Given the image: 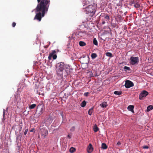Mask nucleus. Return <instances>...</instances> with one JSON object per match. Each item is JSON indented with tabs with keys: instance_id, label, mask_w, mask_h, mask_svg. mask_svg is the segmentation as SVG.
Instances as JSON below:
<instances>
[{
	"instance_id": "obj_1",
	"label": "nucleus",
	"mask_w": 153,
	"mask_h": 153,
	"mask_svg": "<svg viewBox=\"0 0 153 153\" xmlns=\"http://www.w3.org/2000/svg\"><path fill=\"white\" fill-rule=\"evenodd\" d=\"M38 4L34 10L36 15L34 18L40 21L42 17H43L46 13L48 10L50 4V0H37Z\"/></svg>"
},
{
	"instance_id": "obj_2",
	"label": "nucleus",
	"mask_w": 153,
	"mask_h": 153,
	"mask_svg": "<svg viewBox=\"0 0 153 153\" xmlns=\"http://www.w3.org/2000/svg\"><path fill=\"white\" fill-rule=\"evenodd\" d=\"M56 71L57 75L61 77H62L63 75L64 76H66L70 73L69 67L63 62L59 64L56 68Z\"/></svg>"
},
{
	"instance_id": "obj_3",
	"label": "nucleus",
	"mask_w": 153,
	"mask_h": 153,
	"mask_svg": "<svg viewBox=\"0 0 153 153\" xmlns=\"http://www.w3.org/2000/svg\"><path fill=\"white\" fill-rule=\"evenodd\" d=\"M97 9V5L96 4H93L88 6L85 8L84 12L88 14L89 16L92 17L95 14Z\"/></svg>"
},
{
	"instance_id": "obj_4",
	"label": "nucleus",
	"mask_w": 153,
	"mask_h": 153,
	"mask_svg": "<svg viewBox=\"0 0 153 153\" xmlns=\"http://www.w3.org/2000/svg\"><path fill=\"white\" fill-rule=\"evenodd\" d=\"M130 63L132 65L137 64L139 61L138 57L131 56L130 58Z\"/></svg>"
},
{
	"instance_id": "obj_5",
	"label": "nucleus",
	"mask_w": 153,
	"mask_h": 153,
	"mask_svg": "<svg viewBox=\"0 0 153 153\" xmlns=\"http://www.w3.org/2000/svg\"><path fill=\"white\" fill-rule=\"evenodd\" d=\"M39 133L41 136L45 137L48 134V130L45 128H40L39 129Z\"/></svg>"
},
{
	"instance_id": "obj_6",
	"label": "nucleus",
	"mask_w": 153,
	"mask_h": 153,
	"mask_svg": "<svg viewBox=\"0 0 153 153\" xmlns=\"http://www.w3.org/2000/svg\"><path fill=\"white\" fill-rule=\"evenodd\" d=\"M149 94L148 92L146 91H142L140 94L139 98L140 100H142L143 98L145 97Z\"/></svg>"
},
{
	"instance_id": "obj_7",
	"label": "nucleus",
	"mask_w": 153,
	"mask_h": 153,
	"mask_svg": "<svg viewBox=\"0 0 153 153\" xmlns=\"http://www.w3.org/2000/svg\"><path fill=\"white\" fill-rule=\"evenodd\" d=\"M134 84L131 81L129 80L126 81L125 85V86L126 88H129L134 86Z\"/></svg>"
},
{
	"instance_id": "obj_8",
	"label": "nucleus",
	"mask_w": 153,
	"mask_h": 153,
	"mask_svg": "<svg viewBox=\"0 0 153 153\" xmlns=\"http://www.w3.org/2000/svg\"><path fill=\"white\" fill-rule=\"evenodd\" d=\"M76 34L78 37H80L84 36L86 34V33L84 31H79Z\"/></svg>"
},
{
	"instance_id": "obj_9",
	"label": "nucleus",
	"mask_w": 153,
	"mask_h": 153,
	"mask_svg": "<svg viewBox=\"0 0 153 153\" xmlns=\"http://www.w3.org/2000/svg\"><path fill=\"white\" fill-rule=\"evenodd\" d=\"M43 109L42 108L37 107L36 111V114H38L39 115L42 114V113Z\"/></svg>"
},
{
	"instance_id": "obj_10",
	"label": "nucleus",
	"mask_w": 153,
	"mask_h": 153,
	"mask_svg": "<svg viewBox=\"0 0 153 153\" xmlns=\"http://www.w3.org/2000/svg\"><path fill=\"white\" fill-rule=\"evenodd\" d=\"M87 150L88 152L89 153H91L93 151V148L91 144H89L87 148Z\"/></svg>"
},
{
	"instance_id": "obj_11",
	"label": "nucleus",
	"mask_w": 153,
	"mask_h": 153,
	"mask_svg": "<svg viewBox=\"0 0 153 153\" xmlns=\"http://www.w3.org/2000/svg\"><path fill=\"white\" fill-rule=\"evenodd\" d=\"M56 51L55 50H53L51 53L48 56V58L49 60H51V58L54 55L56 54Z\"/></svg>"
},
{
	"instance_id": "obj_12",
	"label": "nucleus",
	"mask_w": 153,
	"mask_h": 153,
	"mask_svg": "<svg viewBox=\"0 0 153 153\" xmlns=\"http://www.w3.org/2000/svg\"><path fill=\"white\" fill-rule=\"evenodd\" d=\"M134 106L133 105H129L128 106L127 109L128 110L134 113Z\"/></svg>"
},
{
	"instance_id": "obj_13",
	"label": "nucleus",
	"mask_w": 153,
	"mask_h": 153,
	"mask_svg": "<svg viewBox=\"0 0 153 153\" xmlns=\"http://www.w3.org/2000/svg\"><path fill=\"white\" fill-rule=\"evenodd\" d=\"M100 106L104 108H106L108 106V105L106 102H104L100 105Z\"/></svg>"
},
{
	"instance_id": "obj_14",
	"label": "nucleus",
	"mask_w": 153,
	"mask_h": 153,
	"mask_svg": "<svg viewBox=\"0 0 153 153\" xmlns=\"http://www.w3.org/2000/svg\"><path fill=\"white\" fill-rule=\"evenodd\" d=\"M152 109H153V105H149L147 107L146 110L147 111H149Z\"/></svg>"
},
{
	"instance_id": "obj_15",
	"label": "nucleus",
	"mask_w": 153,
	"mask_h": 153,
	"mask_svg": "<svg viewBox=\"0 0 153 153\" xmlns=\"http://www.w3.org/2000/svg\"><path fill=\"white\" fill-rule=\"evenodd\" d=\"M93 129L94 132H96L98 131L99 128L97 125H95Z\"/></svg>"
},
{
	"instance_id": "obj_16",
	"label": "nucleus",
	"mask_w": 153,
	"mask_h": 153,
	"mask_svg": "<svg viewBox=\"0 0 153 153\" xmlns=\"http://www.w3.org/2000/svg\"><path fill=\"white\" fill-rule=\"evenodd\" d=\"M93 107H92L91 109H90L89 111H88V114L90 115H91L93 111Z\"/></svg>"
},
{
	"instance_id": "obj_17",
	"label": "nucleus",
	"mask_w": 153,
	"mask_h": 153,
	"mask_svg": "<svg viewBox=\"0 0 153 153\" xmlns=\"http://www.w3.org/2000/svg\"><path fill=\"white\" fill-rule=\"evenodd\" d=\"M79 44L81 46H84L86 45V43L83 41H80L79 42Z\"/></svg>"
},
{
	"instance_id": "obj_18",
	"label": "nucleus",
	"mask_w": 153,
	"mask_h": 153,
	"mask_svg": "<svg viewBox=\"0 0 153 153\" xmlns=\"http://www.w3.org/2000/svg\"><path fill=\"white\" fill-rule=\"evenodd\" d=\"M91 56L92 59H94L97 56V55L95 53H92L91 54Z\"/></svg>"
},
{
	"instance_id": "obj_19",
	"label": "nucleus",
	"mask_w": 153,
	"mask_h": 153,
	"mask_svg": "<svg viewBox=\"0 0 153 153\" xmlns=\"http://www.w3.org/2000/svg\"><path fill=\"white\" fill-rule=\"evenodd\" d=\"M108 147L106 144L103 143L102 144V148L103 149H107Z\"/></svg>"
},
{
	"instance_id": "obj_20",
	"label": "nucleus",
	"mask_w": 153,
	"mask_h": 153,
	"mask_svg": "<svg viewBox=\"0 0 153 153\" xmlns=\"http://www.w3.org/2000/svg\"><path fill=\"white\" fill-rule=\"evenodd\" d=\"M122 92L121 91H114V94L116 95H120L122 94Z\"/></svg>"
},
{
	"instance_id": "obj_21",
	"label": "nucleus",
	"mask_w": 153,
	"mask_h": 153,
	"mask_svg": "<svg viewBox=\"0 0 153 153\" xmlns=\"http://www.w3.org/2000/svg\"><path fill=\"white\" fill-rule=\"evenodd\" d=\"M86 103L85 101V100H83L81 103L80 105L82 107H84L86 105Z\"/></svg>"
},
{
	"instance_id": "obj_22",
	"label": "nucleus",
	"mask_w": 153,
	"mask_h": 153,
	"mask_svg": "<svg viewBox=\"0 0 153 153\" xmlns=\"http://www.w3.org/2000/svg\"><path fill=\"white\" fill-rule=\"evenodd\" d=\"M76 150V149L75 148L71 147L70 148V152L71 153H73Z\"/></svg>"
},
{
	"instance_id": "obj_23",
	"label": "nucleus",
	"mask_w": 153,
	"mask_h": 153,
	"mask_svg": "<svg viewBox=\"0 0 153 153\" xmlns=\"http://www.w3.org/2000/svg\"><path fill=\"white\" fill-rule=\"evenodd\" d=\"M36 105L34 104L30 105L29 108L30 109H32L34 108L36 106Z\"/></svg>"
},
{
	"instance_id": "obj_24",
	"label": "nucleus",
	"mask_w": 153,
	"mask_h": 153,
	"mask_svg": "<svg viewBox=\"0 0 153 153\" xmlns=\"http://www.w3.org/2000/svg\"><path fill=\"white\" fill-rule=\"evenodd\" d=\"M93 42V44L95 45H98L97 41L96 38H95L94 39Z\"/></svg>"
},
{
	"instance_id": "obj_25",
	"label": "nucleus",
	"mask_w": 153,
	"mask_h": 153,
	"mask_svg": "<svg viewBox=\"0 0 153 153\" xmlns=\"http://www.w3.org/2000/svg\"><path fill=\"white\" fill-rule=\"evenodd\" d=\"M105 54L107 56L110 57H112L113 56L112 54L110 52H107Z\"/></svg>"
},
{
	"instance_id": "obj_26",
	"label": "nucleus",
	"mask_w": 153,
	"mask_h": 153,
	"mask_svg": "<svg viewBox=\"0 0 153 153\" xmlns=\"http://www.w3.org/2000/svg\"><path fill=\"white\" fill-rule=\"evenodd\" d=\"M140 6V4L138 3L137 2L135 4H134V7H135L137 8H139Z\"/></svg>"
},
{
	"instance_id": "obj_27",
	"label": "nucleus",
	"mask_w": 153,
	"mask_h": 153,
	"mask_svg": "<svg viewBox=\"0 0 153 153\" xmlns=\"http://www.w3.org/2000/svg\"><path fill=\"white\" fill-rule=\"evenodd\" d=\"M124 69L125 70H130V68L129 67L125 66L124 67Z\"/></svg>"
},
{
	"instance_id": "obj_28",
	"label": "nucleus",
	"mask_w": 153,
	"mask_h": 153,
	"mask_svg": "<svg viewBox=\"0 0 153 153\" xmlns=\"http://www.w3.org/2000/svg\"><path fill=\"white\" fill-rule=\"evenodd\" d=\"M57 56L56 54L52 56V58L53 59H56Z\"/></svg>"
},
{
	"instance_id": "obj_29",
	"label": "nucleus",
	"mask_w": 153,
	"mask_h": 153,
	"mask_svg": "<svg viewBox=\"0 0 153 153\" xmlns=\"http://www.w3.org/2000/svg\"><path fill=\"white\" fill-rule=\"evenodd\" d=\"M104 18L105 19H106L108 20L109 19V17L108 15H106L105 16Z\"/></svg>"
},
{
	"instance_id": "obj_30",
	"label": "nucleus",
	"mask_w": 153,
	"mask_h": 153,
	"mask_svg": "<svg viewBox=\"0 0 153 153\" xmlns=\"http://www.w3.org/2000/svg\"><path fill=\"white\" fill-rule=\"evenodd\" d=\"M89 94L88 92H85L84 93V95L85 97H87Z\"/></svg>"
},
{
	"instance_id": "obj_31",
	"label": "nucleus",
	"mask_w": 153,
	"mask_h": 153,
	"mask_svg": "<svg viewBox=\"0 0 153 153\" xmlns=\"http://www.w3.org/2000/svg\"><path fill=\"white\" fill-rule=\"evenodd\" d=\"M75 127L74 126L72 127L70 129L71 131H74L75 129Z\"/></svg>"
},
{
	"instance_id": "obj_32",
	"label": "nucleus",
	"mask_w": 153,
	"mask_h": 153,
	"mask_svg": "<svg viewBox=\"0 0 153 153\" xmlns=\"http://www.w3.org/2000/svg\"><path fill=\"white\" fill-rule=\"evenodd\" d=\"M28 131V129L27 128L25 130V132H24V134L25 135L27 133Z\"/></svg>"
},
{
	"instance_id": "obj_33",
	"label": "nucleus",
	"mask_w": 153,
	"mask_h": 153,
	"mask_svg": "<svg viewBox=\"0 0 153 153\" xmlns=\"http://www.w3.org/2000/svg\"><path fill=\"white\" fill-rule=\"evenodd\" d=\"M16 25V23L15 22H13V23L12 24V26L13 27H14Z\"/></svg>"
},
{
	"instance_id": "obj_34",
	"label": "nucleus",
	"mask_w": 153,
	"mask_h": 153,
	"mask_svg": "<svg viewBox=\"0 0 153 153\" xmlns=\"http://www.w3.org/2000/svg\"><path fill=\"white\" fill-rule=\"evenodd\" d=\"M101 1L104 3H105L107 2V0H101Z\"/></svg>"
},
{
	"instance_id": "obj_35",
	"label": "nucleus",
	"mask_w": 153,
	"mask_h": 153,
	"mask_svg": "<svg viewBox=\"0 0 153 153\" xmlns=\"http://www.w3.org/2000/svg\"><path fill=\"white\" fill-rule=\"evenodd\" d=\"M143 148L145 149H147L149 148V147L147 146H143Z\"/></svg>"
},
{
	"instance_id": "obj_36",
	"label": "nucleus",
	"mask_w": 153,
	"mask_h": 153,
	"mask_svg": "<svg viewBox=\"0 0 153 153\" xmlns=\"http://www.w3.org/2000/svg\"><path fill=\"white\" fill-rule=\"evenodd\" d=\"M66 149V148L65 147H64L63 148H62V150L63 151H65V150Z\"/></svg>"
},
{
	"instance_id": "obj_37",
	"label": "nucleus",
	"mask_w": 153,
	"mask_h": 153,
	"mask_svg": "<svg viewBox=\"0 0 153 153\" xmlns=\"http://www.w3.org/2000/svg\"><path fill=\"white\" fill-rule=\"evenodd\" d=\"M112 2L115 1V2L116 1H117V0H111ZM114 3H116V2H114Z\"/></svg>"
},
{
	"instance_id": "obj_38",
	"label": "nucleus",
	"mask_w": 153,
	"mask_h": 153,
	"mask_svg": "<svg viewBox=\"0 0 153 153\" xmlns=\"http://www.w3.org/2000/svg\"><path fill=\"white\" fill-rule=\"evenodd\" d=\"M34 128L33 129H32V130H31L30 131V132H33V130H34Z\"/></svg>"
},
{
	"instance_id": "obj_39",
	"label": "nucleus",
	"mask_w": 153,
	"mask_h": 153,
	"mask_svg": "<svg viewBox=\"0 0 153 153\" xmlns=\"http://www.w3.org/2000/svg\"><path fill=\"white\" fill-rule=\"evenodd\" d=\"M68 137L69 138H71V137L70 136V135H68Z\"/></svg>"
},
{
	"instance_id": "obj_40",
	"label": "nucleus",
	"mask_w": 153,
	"mask_h": 153,
	"mask_svg": "<svg viewBox=\"0 0 153 153\" xmlns=\"http://www.w3.org/2000/svg\"><path fill=\"white\" fill-rule=\"evenodd\" d=\"M117 144L118 145H120V143L119 142H117Z\"/></svg>"
},
{
	"instance_id": "obj_41",
	"label": "nucleus",
	"mask_w": 153,
	"mask_h": 153,
	"mask_svg": "<svg viewBox=\"0 0 153 153\" xmlns=\"http://www.w3.org/2000/svg\"><path fill=\"white\" fill-rule=\"evenodd\" d=\"M4 114H5V112H4H4H3V115H4Z\"/></svg>"
},
{
	"instance_id": "obj_42",
	"label": "nucleus",
	"mask_w": 153,
	"mask_h": 153,
	"mask_svg": "<svg viewBox=\"0 0 153 153\" xmlns=\"http://www.w3.org/2000/svg\"><path fill=\"white\" fill-rule=\"evenodd\" d=\"M105 23V22H102V23L103 24H104Z\"/></svg>"
}]
</instances>
